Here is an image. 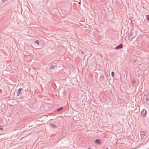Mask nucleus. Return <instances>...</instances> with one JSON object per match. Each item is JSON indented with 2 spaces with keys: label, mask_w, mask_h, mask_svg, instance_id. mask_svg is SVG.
<instances>
[{
  "label": "nucleus",
  "mask_w": 149,
  "mask_h": 149,
  "mask_svg": "<svg viewBox=\"0 0 149 149\" xmlns=\"http://www.w3.org/2000/svg\"><path fill=\"white\" fill-rule=\"evenodd\" d=\"M142 99L144 102L147 104H149V95L145 94L143 97Z\"/></svg>",
  "instance_id": "obj_1"
},
{
  "label": "nucleus",
  "mask_w": 149,
  "mask_h": 149,
  "mask_svg": "<svg viewBox=\"0 0 149 149\" xmlns=\"http://www.w3.org/2000/svg\"><path fill=\"white\" fill-rule=\"evenodd\" d=\"M23 88H20L18 90V92L17 93V96H22V91L23 90Z\"/></svg>",
  "instance_id": "obj_2"
},
{
  "label": "nucleus",
  "mask_w": 149,
  "mask_h": 149,
  "mask_svg": "<svg viewBox=\"0 0 149 149\" xmlns=\"http://www.w3.org/2000/svg\"><path fill=\"white\" fill-rule=\"evenodd\" d=\"M132 33L129 34L127 35L125 37L126 40H129L132 38Z\"/></svg>",
  "instance_id": "obj_3"
},
{
  "label": "nucleus",
  "mask_w": 149,
  "mask_h": 149,
  "mask_svg": "<svg viewBox=\"0 0 149 149\" xmlns=\"http://www.w3.org/2000/svg\"><path fill=\"white\" fill-rule=\"evenodd\" d=\"M146 110L145 109H143L141 112V114L143 117H145L146 116Z\"/></svg>",
  "instance_id": "obj_4"
},
{
  "label": "nucleus",
  "mask_w": 149,
  "mask_h": 149,
  "mask_svg": "<svg viewBox=\"0 0 149 149\" xmlns=\"http://www.w3.org/2000/svg\"><path fill=\"white\" fill-rule=\"evenodd\" d=\"M123 47V45L122 44H120L119 45L115 47V49H118L122 48Z\"/></svg>",
  "instance_id": "obj_5"
},
{
  "label": "nucleus",
  "mask_w": 149,
  "mask_h": 149,
  "mask_svg": "<svg viewBox=\"0 0 149 149\" xmlns=\"http://www.w3.org/2000/svg\"><path fill=\"white\" fill-rule=\"evenodd\" d=\"M140 135L141 136V138H142V137L143 138L144 136L146 135L145 132L144 131L141 132L140 133Z\"/></svg>",
  "instance_id": "obj_6"
},
{
  "label": "nucleus",
  "mask_w": 149,
  "mask_h": 149,
  "mask_svg": "<svg viewBox=\"0 0 149 149\" xmlns=\"http://www.w3.org/2000/svg\"><path fill=\"white\" fill-rule=\"evenodd\" d=\"M95 143L96 144H101V141L99 139H97L95 141Z\"/></svg>",
  "instance_id": "obj_7"
},
{
  "label": "nucleus",
  "mask_w": 149,
  "mask_h": 149,
  "mask_svg": "<svg viewBox=\"0 0 149 149\" xmlns=\"http://www.w3.org/2000/svg\"><path fill=\"white\" fill-rule=\"evenodd\" d=\"M3 91V92H4V93H3V95L2 96L5 95H6L7 94V92H6V90L5 89H3V90H1V93H2Z\"/></svg>",
  "instance_id": "obj_8"
},
{
  "label": "nucleus",
  "mask_w": 149,
  "mask_h": 149,
  "mask_svg": "<svg viewBox=\"0 0 149 149\" xmlns=\"http://www.w3.org/2000/svg\"><path fill=\"white\" fill-rule=\"evenodd\" d=\"M104 79V77L103 75H102L100 77V80L101 81H103Z\"/></svg>",
  "instance_id": "obj_9"
},
{
  "label": "nucleus",
  "mask_w": 149,
  "mask_h": 149,
  "mask_svg": "<svg viewBox=\"0 0 149 149\" xmlns=\"http://www.w3.org/2000/svg\"><path fill=\"white\" fill-rule=\"evenodd\" d=\"M56 65H51L50 67H49V69H53L55 68Z\"/></svg>",
  "instance_id": "obj_10"
},
{
  "label": "nucleus",
  "mask_w": 149,
  "mask_h": 149,
  "mask_svg": "<svg viewBox=\"0 0 149 149\" xmlns=\"http://www.w3.org/2000/svg\"><path fill=\"white\" fill-rule=\"evenodd\" d=\"M50 126L52 128H56L57 127L56 125H54L52 124H50Z\"/></svg>",
  "instance_id": "obj_11"
},
{
  "label": "nucleus",
  "mask_w": 149,
  "mask_h": 149,
  "mask_svg": "<svg viewBox=\"0 0 149 149\" xmlns=\"http://www.w3.org/2000/svg\"><path fill=\"white\" fill-rule=\"evenodd\" d=\"M63 109V107H61L60 108L58 109H57V112H59L62 110Z\"/></svg>",
  "instance_id": "obj_12"
},
{
  "label": "nucleus",
  "mask_w": 149,
  "mask_h": 149,
  "mask_svg": "<svg viewBox=\"0 0 149 149\" xmlns=\"http://www.w3.org/2000/svg\"><path fill=\"white\" fill-rule=\"evenodd\" d=\"M132 85H134L135 84V83L136 82V80L135 79H133L132 80Z\"/></svg>",
  "instance_id": "obj_13"
},
{
  "label": "nucleus",
  "mask_w": 149,
  "mask_h": 149,
  "mask_svg": "<svg viewBox=\"0 0 149 149\" xmlns=\"http://www.w3.org/2000/svg\"><path fill=\"white\" fill-rule=\"evenodd\" d=\"M67 93V92L66 91H64L63 92V93L64 94V95H66Z\"/></svg>",
  "instance_id": "obj_14"
},
{
  "label": "nucleus",
  "mask_w": 149,
  "mask_h": 149,
  "mask_svg": "<svg viewBox=\"0 0 149 149\" xmlns=\"http://www.w3.org/2000/svg\"><path fill=\"white\" fill-rule=\"evenodd\" d=\"M116 3L117 4L118 6H120V3L118 1L116 2Z\"/></svg>",
  "instance_id": "obj_15"
},
{
  "label": "nucleus",
  "mask_w": 149,
  "mask_h": 149,
  "mask_svg": "<svg viewBox=\"0 0 149 149\" xmlns=\"http://www.w3.org/2000/svg\"><path fill=\"white\" fill-rule=\"evenodd\" d=\"M146 18L148 20H149V15H146Z\"/></svg>",
  "instance_id": "obj_16"
},
{
  "label": "nucleus",
  "mask_w": 149,
  "mask_h": 149,
  "mask_svg": "<svg viewBox=\"0 0 149 149\" xmlns=\"http://www.w3.org/2000/svg\"><path fill=\"white\" fill-rule=\"evenodd\" d=\"M114 73L113 72H112L111 73V75L112 77L114 76Z\"/></svg>",
  "instance_id": "obj_17"
},
{
  "label": "nucleus",
  "mask_w": 149,
  "mask_h": 149,
  "mask_svg": "<svg viewBox=\"0 0 149 149\" xmlns=\"http://www.w3.org/2000/svg\"><path fill=\"white\" fill-rule=\"evenodd\" d=\"M35 42L37 44H39V41L38 40H36V41H35Z\"/></svg>",
  "instance_id": "obj_18"
},
{
  "label": "nucleus",
  "mask_w": 149,
  "mask_h": 149,
  "mask_svg": "<svg viewBox=\"0 0 149 149\" xmlns=\"http://www.w3.org/2000/svg\"><path fill=\"white\" fill-rule=\"evenodd\" d=\"M6 0H2L1 1L3 2H5Z\"/></svg>",
  "instance_id": "obj_19"
},
{
  "label": "nucleus",
  "mask_w": 149,
  "mask_h": 149,
  "mask_svg": "<svg viewBox=\"0 0 149 149\" xmlns=\"http://www.w3.org/2000/svg\"><path fill=\"white\" fill-rule=\"evenodd\" d=\"M81 53H83V54H84V52L82 51L81 52Z\"/></svg>",
  "instance_id": "obj_20"
},
{
  "label": "nucleus",
  "mask_w": 149,
  "mask_h": 149,
  "mask_svg": "<svg viewBox=\"0 0 149 149\" xmlns=\"http://www.w3.org/2000/svg\"><path fill=\"white\" fill-rule=\"evenodd\" d=\"M88 149H91V148H88Z\"/></svg>",
  "instance_id": "obj_21"
},
{
  "label": "nucleus",
  "mask_w": 149,
  "mask_h": 149,
  "mask_svg": "<svg viewBox=\"0 0 149 149\" xmlns=\"http://www.w3.org/2000/svg\"><path fill=\"white\" fill-rule=\"evenodd\" d=\"M106 149H109L108 148H106Z\"/></svg>",
  "instance_id": "obj_22"
}]
</instances>
